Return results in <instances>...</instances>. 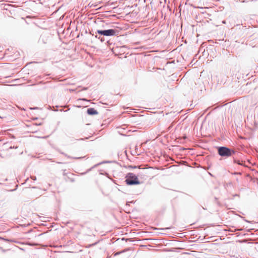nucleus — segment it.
<instances>
[{
    "label": "nucleus",
    "instance_id": "8",
    "mask_svg": "<svg viewBox=\"0 0 258 258\" xmlns=\"http://www.w3.org/2000/svg\"><path fill=\"white\" fill-rule=\"evenodd\" d=\"M45 37L44 35L41 36L40 41H42L44 43H46L47 42L44 40V38Z\"/></svg>",
    "mask_w": 258,
    "mask_h": 258
},
{
    "label": "nucleus",
    "instance_id": "6",
    "mask_svg": "<svg viewBox=\"0 0 258 258\" xmlns=\"http://www.w3.org/2000/svg\"><path fill=\"white\" fill-rule=\"evenodd\" d=\"M96 32H115V30L113 29H108V30H98Z\"/></svg>",
    "mask_w": 258,
    "mask_h": 258
},
{
    "label": "nucleus",
    "instance_id": "16",
    "mask_svg": "<svg viewBox=\"0 0 258 258\" xmlns=\"http://www.w3.org/2000/svg\"><path fill=\"white\" fill-rule=\"evenodd\" d=\"M197 36L198 37L199 36V34L197 33Z\"/></svg>",
    "mask_w": 258,
    "mask_h": 258
},
{
    "label": "nucleus",
    "instance_id": "13",
    "mask_svg": "<svg viewBox=\"0 0 258 258\" xmlns=\"http://www.w3.org/2000/svg\"><path fill=\"white\" fill-rule=\"evenodd\" d=\"M99 164H97L95 165L92 167V168H94V167H97V166L98 165H99Z\"/></svg>",
    "mask_w": 258,
    "mask_h": 258
},
{
    "label": "nucleus",
    "instance_id": "11",
    "mask_svg": "<svg viewBox=\"0 0 258 258\" xmlns=\"http://www.w3.org/2000/svg\"><path fill=\"white\" fill-rule=\"evenodd\" d=\"M58 34V36L59 37V38L60 39H61V37L62 36V35H63L64 34L63 33H57Z\"/></svg>",
    "mask_w": 258,
    "mask_h": 258
},
{
    "label": "nucleus",
    "instance_id": "14",
    "mask_svg": "<svg viewBox=\"0 0 258 258\" xmlns=\"http://www.w3.org/2000/svg\"><path fill=\"white\" fill-rule=\"evenodd\" d=\"M234 174H240V173L235 172Z\"/></svg>",
    "mask_w": 258,
    "mask_h": 258
},
{
    "label": "nucleus",
    "instance_id": "2",
    "mask_svg": "<svg viewBox=\"0 0 258 258\" xmlns=\"http://www.w3.org/2000/svg\"><path fill=\"white\" fill-rule=\"evenodd\" d=\"M218 153L221 157H229L235 153V151L226 147L218 148Z\"/></svg>",
    "mask_w": 258,
    "mask_h": 258
},
{
    "label": "nucleus",
    "instance_id": "15",
    "mask_svg": "<svg viewBox=\"0 0 258 258\" xmlns=\"http://www.w3.org/2000/svg\"><path fill=\"white\" fill-rule=\"evenodd\" d=\"M119 253V252H117V253H116L115 254V255H117V254H118Z\"/></svg>",
    "mask_w": 258,
    "mask_h": 258
},
{
    "label": "nucleus",
    "instance_id": "7",
    "mask_svg": "<svg viewBox=\"0 0 258 258\" xmlns=\"http://www.w3.org/2000/svg\"><path fill=\"white\" fill-rule=\"evenodd\" d=\"M60 153L64 155L65 156L67 157L68 158H70V159H78L81 158V157H73L70 156L63 153V152H60Z\"/></svg>",
    "mask_w": 258,
    "mask_h": 258
},
{
    "label": "nucleus",
    "instance_id": "3",
    "mask_svg": "<svg viewBox=\"0 0 258 258\" xmlns=\"http://www.w3.org/2000/svg\"><path fill=\"white\" fill-rule=\"evenodd\" d=\"M96 35H95L96 38H98L102 42H107V43H109L110 39H108V37L110 36H113L115 34V33H96Z\"/></svg>",
    "mask_w": 258,
    "mask_h": 258
},
{
    "label": "nucleus",
    "instance_id": "4",
    "mask_svg": "<svg viewBox=\"0 0 258 258\" xmlns=\"http://www.w3.org/2000/svg\"><path fill=\"white\" fill-rule=\"evenodd\" d=\"M87 113L89 115H97L98 114V111L93 108H89L87 109Z\"/></svg>",
    "mask_w": 258,
    "mask_h": 258
},
{
    "label": "nucleus",
    "instance_id": "9",
    "mask_svg": "<svg viewBox=\"0 0 258 258\" xmlns=\"http://www.w3.org/2000/svg\"><path fill=\"white\" fill-rule=\"evenodd\" d=\"M88 6L90 8H95L97 6V5H95V4H93L89 3L88 4Z\"/></svg>",
    "mask_w": 258,
    "mask_h": 258
},
{
    "label": "nucleus",
    "instance_id": "18",
    "mask_svg": "<svg viewBox=\"0 0 258 258\" xmlns=\"http://www.w3.org/2000/svg\"><path fill=\"white\" fill-rule=\"evenodd\" d=\"M91 34H92V36H94V33H91Z\"/></svg>",
    "mask_w": 258,
    "mask_h": 258
},
{
    "label": "nucleus",
    "instance_id": "1",
    "mask_svg": "<svg viewBox=\"0 0 258 258\" xmlns=\"http://www.w3.org/2000/svg\"><path fill=\"white\" fill-rule=\"evenodd\" d=\"M125 181L127 185H137L140 183L138 177L133 173L126 174Z\"/></svg>",
    "mask_w": 258,
    "mask_h": 258
},
{
    "label": "nucleus",
    "instance_id": "17",
    "mask_svg": "<svg viewBox=\"0 0 258 258\" xmlns=\"http://www.w3.org/2000/svg\"><path fill=\"white\" fill-rule=\"evenodd\" d=\"M83 140V139H80L78 140Z\"/></svg>",
    "mask_w": 258,
    "mask_h": 258
},
{
    "label": "nucleus",
    "instance_id": "5",
    "mask_svg": "<svg viewBox=\"0 0 258 258\" xmlns=\"http://www.w3.org/2000/svg\"><path fill=\"white\" fill-rule=\"evenodd\" d=\"M35 17L34 16H27L26 17V19H24V18L22 17L21 18V19L25 21V22L27 23V24H29L30 22H29V21H27V19H34Z\"/></svg>",
    "mask_w": 258,
    "mask_h": 258
},
{
    "label": "nucleus",
    "instance_id": "10",
    "mask_svg": "<svg viewBox=\"0 0 258 258\" xmlns=\"http://www.w3.org/2000/svg\"><path fill=\"white\" fill-rule=\"evenodd\" d=\"M234 162L237 163L238 165H242V163L240 162V161L239 160H234Z\"/></svg>",
    "mask_w": 258,
    "mask_h": 258
},
{
    "label": "nucleus",
    "instance_id": "12",
    "mask_svg": "<svg viewBox=\"0 0 258 258\" xmlns=\"http://www.w3.org/2000/svg\"><path fill=\"white\" fill-rule=\"evenodd\" d=\"M31 178L33 180H36V176H31Z\"/></svg>",
    "mask_w": 258,
    "mask_h": 258
}]
</instances>
